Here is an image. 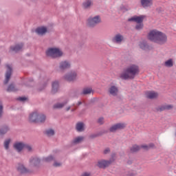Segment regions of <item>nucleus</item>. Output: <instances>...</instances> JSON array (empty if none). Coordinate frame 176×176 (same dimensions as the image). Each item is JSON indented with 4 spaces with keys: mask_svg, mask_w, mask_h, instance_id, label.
Returning <instances> with one entry per match:
<instances>
[{
    "mask_svg": "<svg viewBox=\"0 0 176 176\" xmlns=\"http://www.w3.org/2000/svg\"><path fill=\"white\" fill-rule=\"evenodd\" d=\"M148 38L149 41L158 45H164L167 42V36L157 30H151L148 33Z\"/></svg>",
    "mask_w": 176,
    "mask_h": 176,
    "instance_id": "1",
    "label": "nucleus"
},
{
    "mask_svg": "<svg viewBox=\"0 0 176 176\" xmlns=\"http://www.w3.org/2000/svg\"><path fill=\"white\" fill-rule=\"evenodd\" d=\"M140 74V67L136 65H131L120 75V78L124 80L127 79H134L136 75Z\"/></svg>",
    "mask_w": 176,
    "mask_h": 176,
    "instance_id": "2",
    "label": "nucleus"
},
{
    "mask_svg": "<svg viewBox=\"0 0 176 176\" xmlns=\"http://www.w3.org/2000/svg\"><path fill=\"white\" fill-rule=\"evenodd\" d=\"M63 51L57 47H50L46 51V55L52 58L63 57Z\"/></svg>",
    "mask_w": 176,
    "mask_h": 176,
    "instance_id": "3",
    "label": "nucleus"
},
{
    "mask_svg": "<svg viewBox=\"0 0 176 176\" xmlns=\"http://www.w3.org/2000/svg\"><path fill=\"white\" fill-rule=\"evenodd\" d=\"M101 23V16L100 15H96L94 16H89L87 19V25L90 28H94L97 27L98 24Z\"/></svg>",
    "mask_w": 176,
    "mask_h": 176,
    "instance_id": "4",
    "label": "nucleus"
},
{
    "mask_svg": "<svg viewBox=\"0 0 176 176\" xmlns=\"http://www.w3.org/2000/svg\"><path fill=\"white\" fill-rule=\"evenodd\" d=\"M126 128V123L124 122H118L111 125L109 129V133H116V131H119V130H123V129Z\"/></svg>",
    "mask_w": 176,
    "mask_h": 176,
    "instance_id": "5",
    "label": "nucleus"
},
{
    "mask_svg": "<svg viewBox=\"0 0 176 176\" xmlns=\"http://www.w3.org/2000/svg\"><path fill=\"white\" fill-rule=\"evenodd\" d=\"M113 163V160L110 159L109 160H100L98 161L97 166L99 168H107V167H109Z\"/></svg>",
    "mask_w": 176,
    "mask_h": 176,
    "instance_id": "6",
    "label": "nucleus"
},
{
    "mask_svg": "<svg viewBox=\"0 0 176 176\" xmlns=\"http://www.w3.org/2000/svg\"><path fill=\"white\" fill-rule=\"evenodd\" d=\"M6 68H7V70L5 74V80L3 81L4 85H8L9 83V80H10V78L12 77V72H13L12 65H6Z\"/></svg>",
    "mask_w": 176,
    "mask_h": 176,
    "instance_id": "7",
    "label": "nucleus"
},
{
    "mask_svg": "<svg viewBox=\"0 0 176 176\" xmlns=\"http://www.w3.org/2000/svg\"><path fill=\"white\" fill-rule=\"evenodd\" d=\"M76 76H78L76 72H70L65 74L63 78L67 82H74V80H76Z\"/></svg>",
    "mask_w": 176,
    "mask_h": 176,
    "instance_id": "8",
    "label": "nucleus"
},
{
    "mask_svg": "<svg viewBox=\"0 0 176 176\" xmlns=\"http://www.w3.org/2000/svg\"><path fill=\"white\" fill-rule=\"evenodd\" d=\"M124 41V36L120 34H116L112 38L111 42L116 45H122V43Z\"/></svg>",
    "mask_w": 176,
    "mask_h": 176,
    "instance_id": "9",
    "label": "nucleus"
},
{
    "mask_svg": "<svg viewBox=\"0 0 176 176\" xmlns=\"http://www.w3.org/2000/svg\"><path fill=\"white\" fill-rule=\"evenodd\" d=\"M72 63L69 60H62L59 63V69L61 71H67V69H69L71 68Z\"/></svg>",
    "mask_w": 176,
    "mask_h": 176,
    "instance_id": "10",
    "label": "nucleus"
},
{
    "mask_svg": "<svg viewBox=\"0 0 176 176\" xmlns=\"http://www.w3.org/2000/svg\"><path fill=\"white\" fill-rule=\"evenodd\" d=\"M108 93L112 97H118L119 94V88L116 85H111L108 89Z\"/></svg>",
    "mask_w": 176,
    "mask_h": 176,
    "instance_id": "11",
    "label": "nucleus"
},
{
    "mask_svg": "<svg viewBox=\"0 0 176 176\" xmlns=\"http://www.w3.org/2000/svg\"><path fill=\"white\" fill-rule=\"evenodd\" d=\"M146 19L145 15H135L133 17L128 19V21H135L137 24L141 23L144 22V19Z\"/></svg>",
    "mask_w": 176,
    "mask_h": 176,
    "instance_id": "12",
    "label": "nucleus"
},
{
    "mask_svg": "<svg viewBox=\"0 0 176 176\" xmlns=\"http://www.w3.org/2000/svg\"><path fill=\"white\" fill-rule=\"evenodd\" d=\"M29 163L32 167H38L41 164V159L36 156L31 157L29 160Z\"/></svg>",
    "mask_w": 176,
    "mask_h": 176,
    "instance_id": "13",
    "label": "nucleus"
},
{
    "mask_svg": "<svg viewBox=\"0 0 176 176\" xmlns=\"http://www.w3.org/2000/svg\"><path fill=\"white\" fill-rule=\"evenodd\" d=\"M39 113L38 112H33L29 116V120L32 123H37Z\"/></svg>",
    "mask_w": 176,
    "mask_h": 176,
    "instance_id": "14",
    "label": "nucleus"
},
{
    "mask_svg": "<svg viewBox=\"0 0 176 176\" xmlns=\"http://www.w3.org/2000/svg\"><path fill=\"white\" fill-rule=\"evenodd\" d=\"M17 171L21 174H27V173H30L28 168H27L24 164H19L17 166Z\"/></svg>",
    "mask_w": 176,
    "mask_h": 176,
    "instance_id": "15",
    "label": "nucleus"
},
{
    "mask_svg": "<svg viewBox=\"0 0 176 176\" xmlns=\"http://www.w3.org/2000/svg\"><path fill=\"white\" fill-rule=\"evenodd\" d=\"M68 101H69V100L68 99H66L64 100L63 102L56 103L53 106L54 109H61V108H64V107H65V105H67L68 104Z\"/></svg>",
    "mask_w": 176,
    "mask_h": 176,
    "instance_id": "16",
    "label": "nucleus"
},
{
    "mask_svg": "<svg viewBox=\"0 0 176 176\" xmlns=\"http://www.w3.org/2000/svg\"><path fill=\"white\" fill-rule=\"evenodd\" d=\"M23 46H24V44L23 43L16 44L14 46H11L10 47V50L11 52H14L15 53H17V52H20L21 49H23Z\"/></svg>",
    "mask_w": 176,
    "mask_h": 176,
    "instance_id": "17",
    "label": "nucleus"
},
{
    "mask_svg": "<svg viewBox=\"0 0 176 176\" xmlns=\"http://www.w3.org/2000/svg\"><path fill=\"white\" fill-rule=\"evenodd\" d=\"M170 108H171V105L165 104V105H161L155 107L154 111L155 112H162L163 111H166V109H170Z\"/></svg>",
    "mask_w": 176,
    "mask_h": 176,
    "instance_id": "18",
    "label": "nucleus"
},
{
    "mask_svg": "<svg viewBox=\"0 0 176 176\" xmlns=\"http://www.w3.org/2000/svg\"><path fill=\"white\" fill-rule=\"evenodd\" d=\"M145 96L147 98L153 100V98H157L159 94L155 91H147L146 92Z\"/></svg>",
    "mask_w": 176,
    "mask_h": 176,
    "instance_id": "19",
    "label": "nucleus"
},
{
    "mask_svg": "<svg viewBox=\"0 0 176 176\" xmlns=\"http://www.w3.org/2000/svg\"><path fill=\"white\" fill-rule=\"evenodd\" d=\"M140 49L142 50H152V46L148 45L145 41H142L139 44Z\"/></svg>",
    "mask_w": 176,
    "mask_h": 176,
    "instance_id": "20",
    "label": "nucleus"
},
{
    "mask_svg": "<svg viewBox=\"0 0 176 176\" xmlns=\"http://www.w3.org/2000/svg\"><path fill=\"white\" fill-rule=\"evenodd\" d=\"M59 87H60V85L58 84V81L53 82L51 93L52 94H56V93H57V91H58Z\"/></svg>",
    "mask_w": 176,
    "mask_h": 176,
    "instance_id": "21",
    "label": "nucleus"
},
{
    "mask_svg": "<svg viewBox=\"0 0 176 176\" xmlns=\"http://www.w3.org/2000/svg\"><path fill=\"white\" fill-rule=\"evenodd\" d=\"M93 5V0H85L82 3V8L83 9H90Z\"/></svg>",
    "mask_w": 176,
    "mask_h": 176,
    "instance_id": "22",
    "label": "nucleus"
},
{
    "mask_svg": "<svg viewBox=\"0 0 176 176\" xmlns=\"http://www.w3.org/2000/svg\"><path fill=\"white\" fill-rule=\"evenodd\" d=\"M25 144L23 142H16L14 144V148L18 152H21L24 149Z\"/></svg>",
    "mask_w": 176,
    "mask_h": 176,
    "instance_id": "23",
    "label": "nucleus"
},
{
    "mask_svg": "<svg viewBox=\"0 0 176 176\" xmlns=\"http://www.w3.org/2000/svg\"><path fill=\"white\" fill-rule=\"evenodd\" d=\"M36 32L38 34V35H45V34L47 32V28L46 27L38 28L36 30Z\"/></svg>",
    "mask_w": 176,
    "mask_h": 176,
    "instance_id": "24",
    "label": "nucleus"
},
{
    "mask_svg": "<svg viewBox=\"0 0 176 176\" xmlns=\"http://www.w3.org/2000/svg\"><path fill=\"white\" fill-rule=\"evenodd\" d=\"M76 130L79 133H82V131H85V123L78 122L76 124Z\"/></svg>",
    "mask_w": 176,
    "mask_h": 176,
    "instance_id": "25",
    "label": "nucleus"
},
{
    "mask_svg": "<svg viewBox=\"0 0 176 176\" xmlns=\"http://www.w3.org/2000/svg\"><path fill=\"white\" fill-rule=\"evenodd\" d=\"M141 5L142 8H149V6H152V0H141Z\"/></svg>",
    "mask_w": 176,
    "mask_h": 176,
    "instance_id": "26",
    "label": "nucleus"
},
{
    "mask_svg": "<svg viewBox=\"0 0 176 176\" xmlns=\"http://www.w3.org/2000/svg\"><path fill=\"white\" fill-rule=\"evenodd\" d=\"M93 93V88L91 87H85L82 89L81 94L84 96H87V94H91Z\"/></svg>",
    "mask_w": 176,
    "mask_h": 176,
    "instance_id": "27",
    "label": "nucleus"
},
{
    "mask_svg": "<svg viewBox=\"0 0 176 176\" xmlns=\"http://www.w3.org/2000/svg\"><path fill=\"white\" fill-rule=\"evenodd\" d=\"M46 122V116L45 114H39L37 118V123H45Z\"/></svg>",
    "mask_w": 176,
    "mask_h": 176,
    "instance_id": "28",
    "label": "nucleus"
},
{
    "mask_svg": "<svg viewBox=\"0 0 176 176\" xmlns=\"http://www.w3.org/2000/svg\"><path fill=\"white\" fill-rule=\"evenodd\" d=\"M9 130H10V128H9L7 125H4L0 128V135H4V134H6Z\"/></svg>",
    "mask_w": 176,
    "mask_h": 176,
    "instance_id": "29",
    "label": "nucleus"
},
{
    "mask_svg": "<svg viewBox=\"0 0 176 176\" xmlns=\"http://www.w3.org/2000/svg\"><path fill=\"white\" fill-rule=\"evenodd\" d=\"M83 140H85V137L78 136L74 139L72 144H74L75 145H76V144H80V142H82Z\"/></svg>",
    "mask_w": 176,
    "mask_h": 176,
    "instance_id": "30",
    "label": "nucleus"
},
{
    "mask_svg": "<svg viewBox=\"0 0 176 176\" xmlns=\"http://www.w3.org/2000/svg\"><path fill=\"white\" fill-rule=\"evenodd\" d=\"M174 65V61H173V59L170 58L168 60L165 61L164 66L167 68H171V67H173Z\"/></svg>",
    "mask_w": 176,
    "mask_h": 176,
    "instance_id": "31",
    "label": "nucleus"
},
{
    "mask_svg": "<svg viewBox=\"0 0 176 176\" xmlns=\"http://www.w3.org/2000/svg\"><path fill=\"white\" fill-rule=\"evenodd\" d=\"M140 149H141V147L137 144H135L131 147L130 151L132 153H134L135 152H138Z\"/></svg>",
    "mask_w": 176,
    "mask_h": 176,
    "instance_id": "32",
    "label": "nucleus"
},
{
    "mask_svg": "<svg viewBox=\"0 0 176 176\" xmlns=\"http://www.w3.org/2000/svg\"><path fill=\"white\" fill-rule=\"evenodd\" d=\"M45 134L47 137H53L54 135L55 132L52 129H49L45 131Z\"/></svg>",
    "mask_w": 176,
    "mask_h": 176,
    "instance_id": "33",
    "label": "nucleus"
},
{
    "mask_svg": "<svg viewBox=\"0 0 176 176\" xmlns=\"http://www.w3.org/2000/svg\"><path fill=\"white\" fill-rule=\"evenodd\" d=\"M53 160H54V157H53L52 155H49L48 157L43 158V162H45L46 163L53 162Z\"/></svg>",
    "mask_w": 176,
    "mask_h": 176,
    "instance_id": "34",
    "label": "nucleus"
},
{
    "mask_svg": "<svg viewBox=\"0 0 176 176\" xmlns=\"http://www.w3.org/2000/svg\"><path fill=\"white\" fill-rule=\"evenodd\" d=\"M17 90L19 89L16 88V87H14V85L13 84L10 85L7 89V91L8 92L17 91Z\"/></svg>",
    "mask_w": 176,
    "mask_h": 176,
    "instance_id": "35",
    "label": "nucleus"
},
{
    "mask_svg": "<svg viewBox=\"0 0 176 176\" xmlns=\"http://www.w3.org/2000/svg\"><path fill=\"white\" fill-rule=\"evenodd\" d=\"M154 146H155V144H153V143H151L149 145H142L141 148H143V149L148 151V149H151V148H153Z\"/></svg>",
    "mask_w": 176,
    "mask_h": 176,
    "instance_id": "36",
    "label": "nucleus"
},
{
    "mask_svg": "<svg viewBox=\"0 0 176 176\" xmlns=\"http://www.w3.org/2000/svg\"><path fill=\"white\" fill-rule=\"evenodd\" d=\"M10 144V139H7L4 142V148L5 149H9V145Z\"/></svg>",
    "mask_w": 176,
    "mask_h": 176,
    "instance_id": "37",
    "label": "nucleus"
},
{
    "mask_svg": "<svg viewBox=\"0 0 176 176\" xmlns=\"http://www.w3.org/2000/svg\"><path fill=\"white\" fill-rule=\"evenodd\" d=\"M137 175V173H134V172H131V171H127L125 172L122 176H135Z\"/></svg>",
    "mask_w": 176,
    "mask_h": 176,
    "instance_id": "38",
    "label": "nucleus"
},
{
    "mask_svg": "<svg viewBox=\"0 0 176 176\" xmlns=\"http://www.w3.org/2000/svg\"><path fill=\"white\" fill-rule=\"evenodd\" d=\"M142 28H144V23H138L135 25V30H137L138 31H140V30H142Z\"/></svg>",
    "mask_w": 176,
    "mask_h": 176,
    "instance_id": "39",
    "label": "nucleus"
},
{
    "mask_svg": "<svg viewBox=\"0 0 176 176\" xmlns=\"http://www.w3.org/2000/svg\"><path fill=\"white\" fill-rule=\"evenodd\" d=\"M24 148L26 149V151H28V152H32V151H33L32 146H31L28 144H25Z\"/></svg>",
    "mask_w": 176,
    "mask_h": 176,
    "instance_id": "40",
    "label": "nucleus"
},
{
    "mask_svg": "<svg viewBox=\"0 0 176 176\" xmlns=\"http://www.w3.org/2000/svg\"><path fill=\"white\" fill-rule=\"evenodd\" d=\"M101 135V133H93L89 135V138H97V137H100Z\"/></svg>",
    "mask_w": 176,
    "mask_h": 176,
    "instance_id": "41",
    "label": "nucleus"
},
{
    "mask_svg": "<svg viewBox=\"0 0 176 176\" xmlns=\"http://www.w3.org/2000/svg\"><path fill=\"white\" fill-rule=\"evenodd\" d=\"M3 113V106L2 105V102L0 101V118H2Z\"/></svg>",
    "mask_w": 176,
    "mask_h": 176,
    "instance_id": "42",
    "label": "nucleus"
},
{
    "mask_svg": "<svg viewBox=\"0 0 176 176\" xmlns=\"http://www.w3.org/2000/svg\"><path fill=\"white\" fill-rule=\"evenodd\" d=\"M98 123L99 124H104V123H105V121L104 120V118L100 117V118H98Z\"/></svg>",
    "mask_w": 176,
    "mask_h": 176,
    "instance_id": "43",
    "label": "nucleus"
},
{
    "mask_svg": "<svg viewBox=\"0 0 176 176\" xmlns=\"http://www.w3.org/2000/svg\"><path fill=\"white\" fill-rule=\"evenodd\" d=\"M111 153V149L109 148H107L103 151V155H108Z\"/></svg>",
    "mask_w": 176,
    "mask_h": 176,
    "instance_id": "44",
    "label": "nucleus"
},
{
    "mask_svg": "<svg viewBox=\"0 0 176 176\" xmlns=\"http://www.w3.org/2000/svg\"><path fill=\"white\" fill-rule=\"evenodd\" d=\"M61 165H62L61 162H54L53 164L54 167H60Z\"/></svg>",
    "mask_w": 176,
    "mask_h": 176,
    "instance_id": "45",
    "label": "nucleus"
},
{
    "mask_svg": "<svg viewBox=\"0 0 176 176\" xmlns=\"http://www.w3.org/2000/svg\"><path fill=\"white\" fill-rule=\"evenodd\" d=\"M19 101H21L22 102H24L27 100V98L25 97H19L17 98Z\"/></svg>",
    "mask_w": 176,
    "mask_h": 176,
    "instance_id": "46",
    "label": "nucleus"
},
{
    "mask_svg": "<svg viewBox=\"0 0 176 176\" xmlns=\"http://www.w3.org/2000/svg\"><path fill=\"white\" fill-rule=\"evenodd\" d=\"M80 176H91V173L90 172H85Z\"/></svg>",
    "mask_w": 176,
    "mask_h": 176,
    "instance_id": "47",
    "label": "nucleus"
},
{
    "mask_svg": "<svg viewBox=\"0 0 176 176\" xmlns=\"http://www.w3.org/2000/svg\"><path fill=\"white\" fill-rule=\"evenodd\" d=\"M82 104H83V102H82V101H78V102L76 103V107H79L80 105H82Z\"/></svg>",
    "mask_w": 176,
    "mask_h": 176,
    "instance_id": "48",
    "label": "nucleus"
},
{
    "mask_svg": "<svg viewBox=\"0 0 176 176\" xmlns=\"http://www.w3.org/2000/svg\"><path fill=\"white\" fill-rule=\"evenodd\" d=\"M69 109H71V106H69L68 107L66 108V111H69Z\"/></svg>",
    "mask_w": 176,
    "mask_h": 176,
    "instance_id": "49",
    "label": "nucleus"
},
{
    "mask_svg": "<svg viewBox=\"0 0 176 176\" xmlns=\"http://www.w3.org/2000/svg\"><path fill=\"white\" fill-rule=\"evenodd\" d=\"M76 108H77V107H76L75 109H72V112H74V111H76Z\"/></svg>",
    "mask_w": 176,
    "mask_h": 176,
    "instance_id": "50",
    "label": "nucleus"
},
{
    "mask_svg": "<svg viewBox=\"0 0 176 176\" xmlns=\"http://www.w3.org/2000/svg\"><path fill=\"white\" fill-rule=\"evenodd\" d=\"M107 133H108V131H105V130L103 131V134H107Z\"/></svg>",
    "mask_w": 176,
    "mask_h": 176,
    "instance_id": "51",
    "label": "nucleus"
},
{
    "mask_svg": "<svg viewBox=\"0 0 176 176\" xmlns=\"http://www.w3.org/2000/svg\"><path fill=\"white\" fill-rule=\"evenodd\" d=\"M45 87H46V84L44 85L43 89H45Z\"/></svg>",
    "mask_w": 176,
    "mask_h": 176,
    "instance_id": "52",
    "label": "nucleus"
}]
</instances>
